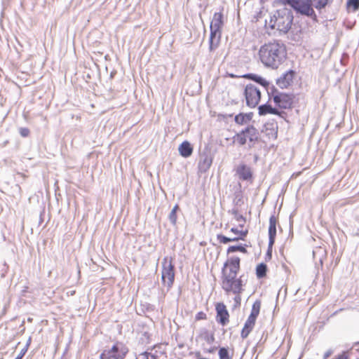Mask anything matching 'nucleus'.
Returning a JSON list of instances; mask_svg holds the SVG:
<instances>
[{"instance_id":"29","label":"nucleus","mask_w":359,"mask_h":359,"mask_svg":"<svg viewBox=\"0 0 359 359\" xmlns=\"http://www.w3.org/2000/svg\"><path fill=\"white\" fill-rule=\"evenodd\" d=\"M347 6L353 12L358 11L359 9V0H348L347 2Z\"/></svg>"},{"instance_id":"13","label":"nucleus","mask_w":359,"mask_h":359,"mask_svg":"<svg viewBox=\"0 0 359 359\" xmlns=\"http://www.w3.org/2000/svg\"><path fill=\"white\" fill-rule=\"evenodd\" d=\"M291 18L289 15L283 16L278 15L275 16L274 23L273 28L283 32H287L291 26Z\"/></svg>"},{"instance_id":"20","label":"nucleus","mask_w":359,"mask_h":359,"mask_svg":"<svg viewBox=\"0 0 359 359\" xmlns=\"http://www.w3.org/2000/svg\"><path fill=\"white\" fill-rule=\"evenodd\" d=\"M178 150L182 157L188 158L192 154L194 149L190 142L184 141L180 144Z\"/></svg>"},{"instance_id":"3","label":"nucleus","mask_w":359,"mask_h":359,"mask_svg":"<svg viewBox=\"0 0 359 359\" xmlns=\"http://www.w3.org/2000/svg\"><path fill=\"white\" fill-rule=\"evenodd\" d=\"M259 139L258 130L253 126H248L233 136V142L240 146L248 144L249 147H252Z\"/></svg>"},{"instance_id":"10","label":"nucleus","mask_w":359,"mask_h":359,"mask_svg":"<svg viewBox=\"0 0 359 359\" xmlns=\"http://www.w3.org/2000/svg\"><path fill=\"white\" fill-rule=\"evenodd\" d=\"M287 4L297 12L309 17H316L311 0H287Z\"/></svg>"},{"instance_id":"12","label":"nucleus","mask_w":359,"mask_h":359,"mask_svg":"<svg viewBox=\"0 0 359 359\" xmlns=\"http://www.w3.org/2000/svg\"><path fill=\"white\" fill-rule=\"evenodd\" d=\"M216 320L222 326L229 323V313L226 305L223 302H218L215 304Z\"/></svg>"},{"instance_id":"28","label":"nucleus","mask_w":359,"mask_h":359,"mask_svg":"<svg viewBox=\"0 0 359 359\" xmlns=\"http://www.w3.org/2000/svg\"><path fill=\"white\" fill-rule=\"evenodd\" d=\"M179 210V205L176 204L174 208H172L171 212L169 215V219L170 222L175 224L177 222V212Z\"/></svg>"},{"instance_id":"32","label":"nucleus","mask_w":359,"mask_h":359,"mask_svg":"<svg viewBox=\"0 0 359 359\" xmlns=\"http://www.w3.org/2000/svg\"><path fill=\"white\" fill-rule=\"evenodd\" d=\"M19 133L22 137H26L29 136L30 131L27 128H20L19 129Z\"/></svg>"},{"instance_id":"27","label":"nucleus","mask_w":359,"mask_h":359,"mask_svg":"<svg viewBox=\"0 0 359 359\" xmlns=\"http://www.w3.org/2000/svg\"><path fill=\"white\" fill-rule=\"evenodd\" d=\"M294 77V72L293 71H289L287 72L282 78V81L284 83V85H289L293 80Z\"/></svg>"},{"instance_id":"31","label":"nucleus","mask_w":359,"mask_h":359,"mask_svg":"<svg viewBox=\"0 0 359 359\" xmlns=\"http://www.w3.org/2000/svg\"><path fill=\"white\" fill-rule=\"evenodd\" d=\"M208 316L206 313L203 311H199L198 312L195 316V320L199 321V320H207Z\"/></svg>"},{"instance_id":"8","label":"nucleus","mask_w":359,"mask_h":359,"mask_svg":"<svg viewBox=\"0 0 359 359\" xmlns=\"http://www.w3.org/2000/svg\"><path fill=\"white\" fill-rule=\"evenodd\" d=\"M260 309L261 301L257 299L253 303L250 314L245 321L241 330V336L243 339H246L253 330L255 325L257 318L259 314Z\"/></svg>"},{"instance_id":"11","label":"nucleus","mask_w":359,"mask_h":359,"mask_svg":"<svg viewBox=\"0 0 359 359\" xmlns=\"http://www.w3.org/2000/svg\"><path fill=\"white\" fill-rule=\"evenodd\" d=\"M245 97L247 105L251 108H254L258 105L260 101L261 92L255 85L248 84L245 88Z\"/></svg>"},{"instance_id":"26","label":"nucleus","mask_w":359,"mask_h":359,"mask_svg":"<svg viewBox=\"0 0 359 359\" xmlns=\"http://www.w3.org/2000/svg\"><path fill=\"white\" fill-rule=\"evenodd\" d=\"M241 252L242 253H246L247 250L246 248L243 245H231L229 246L226 250V253L230 254L235 252Z\"/></svg>"},{"instance_id":"17","label":"nucleus","mask_w":359,"mask_h":359,"mask_svg":"<svg viewBox=\"0 0 359 359\" xmlns=\"http://www.w3.org/2000/svg\"><path fill=\"white\" fill-rule=\"evenodd\" d=\"M222 32L210 31L209 39V50L213 51L217 48L220 44Z\"/></svg>"},{"instance_id":"34","label":"nucleus","mask_w":359,"mask_h":359,"mask_svg":"<svg viewBox=\"0 0 359 359\" xmlns=\"http://www.w3.org/2000/svg\"><path fill=\"white\" fill-rule=\"evenodd\" d=\"M348 354L346 352H343L342 353L339 354L336 359H348Z\"/></svg>"},{"instance_id":"5","label":"nucleus","mask_w":359,"mask_h":359,"mask_svg":"<svg viewBox=\"0 0 359 359\" xmlns=\"http://www.w3.org/2000/svg\"><path fill=\"white\" fill-rule=\"evenodd\" d=\"M294 95L279 92L276 89L271 92L270 97L278 110L292 109L294 106Z\"/></svg>"},{"instance_id":"36","label":"nucleus","mask_w":359,"mask_h":359,"mask_svg":"<svg viewBox=\"0 0 359 359\" xmlns=\"http://www.w3.org/2000/svg\"><path fill=\"white\" fill-rule=\"evenodd\" d=\"M146 359H148V358H147V357H146Z\"/></svg>"},{"instance_id":"30","label":"nucleus","mask_w":359,"mask_h":359,"mask_svg":"<svg viewBox=\"0 0 359 359\" xmlns=\"http://www.w3.org/2000/svg\"><path fill=\"white\" fill-rule=\"evenodd\" d=\"M315 3V7L318 10H320L326 6L328 3V0H313Z\"/></svg>"},{"instance_id":"25","label":"nucleus","mask_w":359,"mask_h":359,"mask_svg":"<svg viewBox=\"0 0 359 359\" xmlns=\"http://www.w3.org/2000/svg\"><path fill=\"white\" fill-rule=\"evenodd\" d=\"M267 266L266 264L261 263L256 267V275L257 278H262L266 276Z\"/></svg>"},{"instance_id":"23","label":"nucleus","mask_w":359,"mask_h":359,"mask_svg":"<svg viewBox=\"0 0 359 359\" xmlns=\"http://www.w3.org/2000/svg\"><path fill=\"white\" fill-rule=\"evenodd\" d=\"M243 77L245 79L252 80V81L257 82V83H259L260 85H262L264 87H267L269 86V82L265 79H264L263 77H262L257 74H247L243 75Z\"/></svg>"},{"instance_id":"35","label":"nucleus","mask_w":359,"mask_h":359,"mask_svg":"<svg viewBox=\"0 0 359 359\" xmlns=\"http://www.w3.org/2000/svg\"><path fill=\"white\" fill-rule=\"evenodd\" d=\"M15 359H21V357H18V358H15Z\"/></svg>"},{"instance_id":"2","label":"nucleus","mask_w":359,"mask_h":359,"mask_svg":"<svg viewBox=\"0 0 359 359\" xmlns=\"http://www.w3.org/2000/svg\"><path fill=\"white\" fill-rule=\"evenodd\" d=\"M231 214L233 218L231 222L233 226L231 228L230 231L236 236L229 238L222 234H218L217 238L220 243L226 244L229 242H235L239 240L245 241L248 234V229L245 226L246 218L238 210H233Z\"/></svg>"},{"instance_id":"15","label":"nucleus","mask_w":359,"mask_h":359,"mask_svg":"<svg viewBox=\"0 0 359 359\" xmlns=\"http://www.w3.org/2000/svg\"><path fill=\"white\" fill-rule=\"evenodd\" d=\"M224 25L223 14L222 12L215 13L213 15L211 24L210 31L221 32Z\"/></svg>"},{"instance_id":"33","label":"nucleus","mask_w":359,"mask_h":359,"mask_svg":"<svg viewBox=\"0 0 359 359\" xmlns=\"http://www.w3.org/2000/svg\"><path fill=\"white\" fill-rule=\"evenodd\" d=\"M232 294L235 295L233 299H234V302H236V305L240 306L241 302V294L242 293H232Z\"/></svg>"},{"instance_id":"14","label":"nucleus","mask_w":359,"mask_h":359,"mask_svg":"<svg viewBox=\"0 0 359 359\" xmlns=\"http://www.w3.org/2000/svg\"><path fill=\"white\" fill-rule=\"evenodd\" d=\"M278 223V219L275 215H272L269 218V245L272 247L275 243L276 236V226Z\"/></svg>"},{"instance_id":"1","label":"nucleus","mask_w":359,"mask_h":359,"mask_svg":"<svg viewBox=\"0 0 359 359\" xmlns=\"http://www.w3.org/2000/svg\"><path fill=\"white\" fill-rule=\"evenodd\" d=\"M258 55L264 66L276 69L285 59L287 50L284 44L274 41L262 45Z\"/></svg>"},{"instance_id":"19","label":"nucleus","mask_w":359,"mask_h":359,"mask_svg":"<svg viewBox=\"0 0 359 359\" xmlns=\"http://www.w3.org/2000/svg\"><path fill=\"white\" fill-rule=\"evenodd\" d=\"M252 112L240 113L235 116L234 121L236 124L239 126H244L248 124L252 121Z\"/></svg>"},{"instance_id":"7","label":"nucleus","mask_w":359,"mask_h":359,"mask_svg":"<svg viewBox=\"0 0 359 359\" xmlns=\"http://www.w3.org/2000/svg\"><path fill=\"white\" fill-rule=\"evenodd\" d=\"M241 270V259L237 256L229 257L222 268L221 279L238 276Z\"/></svg>"},{"instance_id":"9","label":"nucleus","mask_w":359,"mask_h":359,"mask_svg":"<svg viewBox=\"0 0 359 359\" xmlns=\"http://www.w3.org/2000/svg\"><path fill=\"white\" fill-rule=\"evenodd\" d=\"M242 277H230L229 278L221 279V287L227 294L243 293L244 291V283Z\"/></svg>"},{"instance_id":"4","label":"nucleus","mask_w":359,"mask_h":359,"mask_svg":"<svg viewBox=\"0 0 359 359\" xmlns=\"http://www.w3.org/2000/svg\"><path fill=\"white\" fill-rule=\"evenodd\" d=\"M175 277L174 258L168 256L164 257L161 262V283L168 290H170L173 286Z\"/></svg>"},{"instance_id":"22","label":"nucleus","mask_w":359,"mask_h":359,"mask_svg":"<svg viewBox=\"0 0 359 359\" xmlns=\"http://www.w3.org/2000/svg\"><path fill=\"white\" fill-rule=\"evenodd\" d=\"M234 355V349L226 347H220L218 351L219 359H233Z\"/></svg>"},{"instance_id":"18","label":"nucleus","mask_w":359,"mask_h":359,"mask_svg":"<svg viewBox=\"0 0 359 359\" xmlns=\"http://www.w3.org/2000/svg\"><path fill=\"white\" fill-rule=\"evenodd\" d=\"M258 110L259 114L260 116H264L269 114L278 116L281 115V111L280 110H278L276 107H272L271 105L267 104L260 105L258 108Z\"/></svg>"},{"instance_id":"24","label":"nucleus","mask_w":359,"mask_h":359,"mask_svg":"<svg viewBox=\"0 0 359 359\" xmlns=\"http://www.w3.org/2000/svg\"><path fill=\"white\" fill-rule=\"evenodd\" d=\"M199 337L205 340L208 344H212L215 341L213 333L210 332L208 330H202L199 334Z\"/></svg>"},{"instance_id":"16","label":"nucleus","mask_w":359,"mask_h":359,"mask_svg":"<svg viewBox=\"0 0 359 359\" xmlns=\"http://www.w3.org/2000/svg\"><path fill=\"white\" fill-rule=\"evenodd\" d=\"M236 171L238 177L242 180H251L252 178L250 168L244 164L239 165Z\"/></svg>"},{"instance_id":"21","label":"nucleus","mask_w":359,"mask_h":359,"mask_svg":"<svg viewBox=\"0 0 359 359\" xmlns=\"http://www.w3.org/2000/svg\"><path fill=\"white\" fill-rule=\"evenodd\" d=\"M212 163V158L210 156H205L198 163V169L202 172H205L209 170Z\"/></svg>"},{"instance_id":"6","label":"nucleus","mask_w":359,"mask_h":359,"mask_svg":"<svg viewBox=\"0 0 359 359\" xmlns=\"http://www.w3.org/2000/svg\"><path fill=\"white\" fill-rule=\"evenodd\" d=\"M128 348L121 341H116L111 348L104 350L100 359H124L128 354Z\"/></svg>"}]
</instances>
